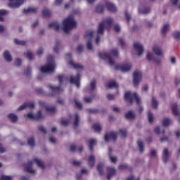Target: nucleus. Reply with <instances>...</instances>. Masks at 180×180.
<instances>
[{
	"mask_svg": "<svg viewBox=\"0 0 180 180\" xmlns=\"http://www.w3.org/2000/svg\"><path fill=\"white\" fill-rule=\"evenodd\" d=\"M112 23H113V20L112 18H107L103 22L99 24L97 30V37L96 39V44H98L99 41H101V36L103 34V30H105V28L107 27L109 30V29H110V26H112Z\"/></svg>",
	"mask_w": 180,
	"mask_h": 180,
	"instance_id": "obj_1",
	"label": "nucleus"
},
{
	"mask_svg": "<svg viewBox=\"0 0 180 180\" xmlns=\"http://www.w3.org/2000/svg\"><path fill=\"white\" fill-rule=\"evenodd\" d=\"M99 57L101 60H108L109 65H115L113 58L119 57V51L117 49H114L110 51V53L101 52L99 53Z\"/></svg>",
	"mask_w": 180,
	"mask_h": 180,
	"instance_id": "obj_2",
	"label": "nucleus"
},
{
	"mask_svg": "<svg viewBox=\"0 0 180 180\" xmlns=\"http://www.w3.org/2000/svg\"><path fill=\"white\" fill-rule=\"evenodd\" d=\"M55 70L56 63H54V57L53 56H49L47 58V64L42 66L40 68V71L44 74H51V72H54Z\"/></svg>",
	"mask_w": 180,
	"mask_h": 180,
	"instance_id": "obj_3",
	"label": "nucleus"
},
{
	"mask_svg": "<svg viewBox=\"0 0 180 180\" xmlns=\"http://www.w3.org/2000/svg\"><path fill=\"white\" fill-rule=\"evenodd\" d=\"M77 27V22L74 20V16L69 15L66 19L63 20V30L65 33H69L71 29H74Z\"/></svg>",
	"mask_w": 180,
	"mask_h": 180,
	"instance_id": "obj_4",
	"label": "nucleus"
},
{
	"mask_svg": "<svg viewBox=\"0 0 180 180\" xmlns=\"http://www.w3.org/2000/svg\"><path fill=\"white\" fill-rule=\"evenodd\" d=\"M34 162H36L39 168L44 169V163L40 159L34 158L33 162L30 161L27 163L25 166V169L27 172H29L30 174H36V170L32 168V165H33V163Z\"/></svg>",
	"mask_w": 180,
	"mask_h": 180,
	"instance_id": "obj_5",
	"label": "nucleus"
},
{
	"mask_svg": "<svg viewBox=\"0 0 180 180\" xmlns=\"http://www.w3.org/2000/svg\"><path fill=\"white\" fill-rule=\"evenodd\" d=\"M124 98L126 101H129V103H132L134 101H136L138 105L140 103V97L137 96L136 93L127 91L125 93Z\"/></svg>",
	"mask_w": 180,
	"mask_h": 180,
	"instance_id": "obj_6",
	"label": "nucleus"
},
{
	"mask_svg": "<svg viewBox=\"0 0 180 180\" xmlns=\"http://www.w3.org/2000/svg\"><path fill=\"white\" fill-rule=\"evenodd\" d=\"M94 34L95 32L94 30L87 31L84 35V39L88 40L87 41V49L88 50H94V46H92V39H94Z\"/></svg>",
	"mask_w": 180,
	"mask_h": 180,
	"instance_id": "obj_7",
	"label": "nucleus"
},
{
	"mask_svg": "<svg viewBox=\"0 0 180 180\" xmlns=\"http://www.w3.org/2000/svg\"><path fill=\"white\" fill-rule=\"evenodd\" d=\"M143 78V74L141 71H135L134 72V85L135 86H137L139 85V82L141 81V79Z\"/></svg>",
	"mask_w": 180,
	"mask_h": 180,
	"instance_id": "obj_8",
	"label": "nucleus"
},
{
	"mask_svg": "<svg viewBox=\"0 0 180 180\" xmlns=\"http://www.w3.org/2000/svg\"><path fill=\"white\" fill-rule=\"evenodd\" d=\"M27 119H30L31 120H40V119L43 118V115H41V111H38L37 115L32 114V112H30L27 114L26 115Z\"/></svg>",
	"mask_w": 180,
	"mask_h": 180,
	"instance_id": "obj_9",
	"label": "nucleus"
},
{
	"mask_svg": "<svg viewBox=\"0 0 180 180\" xmlns=\"http://www.w3.org/2000/svg\"><path fill=\"white\" fill-rule=\"evenodd\" d=\"M66 60H69L68 63L75 70H81L83 68L82 65L75 63L72 60H71V53H68L66 55Z\"/></svg>",
	"mask_w": 180,
	"mask_h": 180,
	"instance_id": "obj_10",
	"label": "nucleus"
},
{
	"mask_svg": "<svg viewBox=\"0 0 180 180\" xmlns=\"http://www.w3.org/2000/svg\"><path fill=\"white\" fill-rule=\"evenodd\" d=\"M115 68L116 70L122 71V72H127V71H130V70L131 69V65L129 63L124 64L123 65H115Z\"/></svg>",
	"mask_w": 180,
	"mask_h": 180,
	"instance_id": "obj_11",
	"label": "nucleus"
},
{
	"mask_svg": "<svg viewBox=\"0 0 180 180\" xmlns=\"http://www.w3.org/2000/svg\"><path fill=\"white\" fill-rule=\"evenodd\" d=\"M134 49L138 53V56H142L143 52L144 51V48L143 47V45L139 42H134Z\"/></svg>",
	"mask_w": 180,
	"mask_h": 180,
	"instance_id": "obj_12",
	"label": "nucleus"
},
{
	"mask_svg": "<svg viewBox=\"0 0 180 180\" xmlns=\"http://www.w3.org/2000/svg\"><path fill=\"white\" fill-rule=\"evenodd\" d=\"M116 139H117V132L116 131H111L108 134H106L105 136V141H109L110 140H112L113 141H115Z\"/></svg>",
	"mask_w": 180,
	"mask_h": 180,
	"instance_id": "obj_13",
	"label": "nucleus"
},
{
	"mask_svg": "<svg viewBox=\"0 0 180 180\" xmlns=\"http://www.w3.org/2000/svg\"><path fill=\"white\" fill-rule=\"evenodd\" d=\"M9 8H19L22 4L23 0H9Z\"/></svg>",
	"mask_w": 180,
	"mask_h": 180,
	"instance_id": "obj_14",
	"label": "nucleus"
},
{
	"mask_svg": "<svg viewBox=\"0 0 180 180\" xmlns=\"http://www.w3.org/2000/svg\"><path fill=\"white\" fill-rule=\"evenodd\" d=\"M81 79V75L78 73L76 77H70V84H75L77 88H79V81Z\"/></svg>",
	"mask_w": 180,
	"mask_h": 180,
	"instance_id": "obj_15",
	"label": "nucleus"
},
{
	"mask_svg": "<svg viewBox=\"0 0 180 180\" xmlns=\"http://www.w3.org/2000/svg\"><path fill=\"white\" fill-rule=\"evenodd\" d=\"M39 103L41 106H44L45 109L46 110V112H49V113H55L56 112V107L54 106H49L44 101H39Z\"/></svg>",
	"mask_w": 180,
	"mask_h": 180,
	"instance_id": "obj_16",
	"label": "nucleus"
},
{
	"mask_svg": "<svg viewBox=\"0 0 180 180\" xmlns=\"http://www.w3.org/2000/svg\"><path fill=\"white\" fill-rule=\"evenodd\" d=\"M153 53L156 56H158L159 57H162L163 52H162V49H161V47L155 45L153 46Z\"/></svg>",
	"mask_w": 180,
	"mask_h": 180,
	"instance_id": "obj_17",
	"label": "nucleus"
},
{
	"mask_svg": "<svg viewBox=\"0 0 180 180\" xmlns=\"http://www.w3.org/2000/svg\"><path fill=\"white\" fill-rule=\"evenodd\" d=\"M3 56L4 60H6L7 63H11V61H12V56L11 55V53H9V51H5Z\"/></svg>",
	"mask_w": 180,
	"mask_h": 180,
	"instance_id": "obj_18",
	"label": "nucleus"
},
{
	"mask_svg": "<svg viewBox=\"0 0 180 180\" xmlns=\"http://www.w3.org/2000/svg\"><path fill=\"white\" fill-rule=\"evenodd\" d=\"M7 117L11 123H16L18 122V115L16 114L10 113L7 115Z\"/></svg>",
	"mask_w": 180,
	"mask_h": 180,
	"instance_id": "obj_19",
	"label": "nucleus"
},
{
	"mask_svg": "<svg viewBox=\"0 0 180 180\" xmlns=\"http://www.w3.org/2000/svg\"><path fill=\"white\" fill-rule=\"evenodd\" d=\"M108 174L107 178L108 179H110V178H112V176H113V175L116 174V170L113 167H108Z\"/></svg>",
	"mask_w": 180,
	"mask_h": 180,
	"instance_id": "obj_20",
	"label": "nucleus"
},
{
	"mask_svg": "<svg viewBox=\"0 0 180 180\" xmlns=\"http://www.w3.org/2000/svg\"><path fill=\"white\" fill-rule=\"evenodd\" d=\"M106 7L110 12H116V6L115 4L110 3V2H107L106 3Z\"/></svg>",
	"mask_w": 180,
	"mask_h": 180,
	"instance_id": "obj_21",
	"label": "nucleus"
},
{
	"mask_svg": "<svg viewBox=\"0 0 180 180\" xmlns=\"http://www.w3.org/2000/svg\"><path fill=\"white\" fill-rule=\"evenodd\" d=\"M168 158H169V153H168V149L165 148L162 155V160L164 162H167L168 161Z\"/></svg>",
	"mask_w": 180,
	"mask_h": 180,
	"instance_id": "obj_22",
	"label": "nucleus"
},
{
	"mask_svg": "<svg viewBox=\"0 0 180 180\" xmlns=\"http://www.w3.org/2000/svg\"><path fill=\"white\" fill-rule=\"evenodd\" d=\"M50 29H54L55 30H60V25L57 22H53L49 24Z\"/></svg>",
	"mask_w": 180,
	"mask_h": 180,
	"instance_id": "obj_23",
	"label": "nucleus"
},
{
	"mask_svg": "<svg viewBox=\"0 0 180 180\" xmlns=\"http://www.w3.org/2000/svg\"><path fill=\"white\" fill-rule=\"evenodd\" d=\"M172 109V112L175 116H179V112H178V105L176 103L173 104Z\"/></svg>",
	"mask_w": 180,
	"mask_h": 180,
	"instance_id": "obj_24",
	"label": "nucleus"
},
{
	"mask_svg": "<svg viewBox=\"0 0 180 180\" xmlns=\"http://www.w3.org/2000/svg\"><path fill=\"white\" fill-rule=\"evenodd\" d=\"M147 60H148V61H155V63H160V60H157L154 58V55L152 53H148L147 54Z\"/></svg>",
	"mask_w": 180,
	"mask_h": 180,
	"instance_id": "obj_25",
	"label": "nucleus"
},
{
	"mask_svg": "<svg viewBox=\"0 0 180 180\" xmlns=\"http://www.w3.org/2000/svg\"><path fill=\"white\" fill-rule=\"evenodd\" d=\"M89 167H94L95 165V156L90 155L88 160Z\"/></svg>",
	"mask_w": 180,
	"mask_h": 180,
	"instance_id": "obj_26",
	"label": "nucleus"
},
{
	"mask_svg": "<svg viewBox=\"0 0 180 180\" xmlns=\"http://www.w3.org/2000/svg\"><path fill=\"white\" fill-rule=\"evenodd\" d=\"M117 86H119V85L115 81H111L106 84L107 88H117Z\"/></svg>",
	"mask_w": 180,
	"mask_h": 180,
	"instance_id": "obj_27",
	"label": "nucleus"
},
{
	"mask_svg": "<svg viewBox=\"0 0 180 180\" xmlns=\"http://www.w3.org/2000/svg\"><path fill=\"white\" fill-rule=\"evenodd\" d=\"M125 117L127 119H134V117H136V114H134V112L133 111H129L126 115H125Z\"/></svg>",
	"mask_w": 180,
	"mask_h": 180,
	"instance_id": "obj_28",
	"label": "nucleus"
},
{
	"mask_svg": "<svg viewBox=\"0 0 180 180\" xmlns=\"http://www.w3.org/2000/svg\"><path fill=\"white\" fill-rule=\"evenodd\" d=\"M25 108H30V109H32L34 108V103L32 101L24 103L23 108L25 109Z\"/></svg>",
	"mask_w": 180,
	"mask_h": 180,
	"instance_id": "obj_29",
	"label": "nucleus"
},
{
	"mask_svg": "<svg viewBox=\"0 0 180 180\" xmlns=\"http://www.w3.org/2000/svg\"><path fill=\"white\" fill-rule=\"evenodd\" d=\"M49 88L53 91V92H61L62 89L60 86H54L53 85H49Z\"/></svg>",
	"mask_w": 180,
	"mask_h": 180,
	"instance_id": "obj_30",
	"label": "nucleus"
},
{
	"mask_svg": "<svg viewBox=\"0 0 180 180\" xmlns=\"http://www.w3.org/2000/svg\"><path fill=\"white\" fill-rule=\"evenodd\" d=\"M171 123H172V120H171L169 118H165L163 120L162 124H163V126H165V127H167V126H169V124H171Z\"/></svg>",
	"mask_w": 180,
	"mask_h": 180,
	"instance_id": "obj_31",
	"label": "nucleus"
},
{
	"mask_svg": "<svg viewBox=\"0 0 180 180\" xmlns=\"http://www.w3.org/2000/svg\"><path fill=\"white\" fill-rule=\"evenodd\" d=\"M89 148L92 151L94 150V146H95V144H96V139H89Z\"/></svg>",
	"mask_w": 180,
	"mask_h": 180,
	"instance_id": "obj_32",
	"label": "nucleus"
},
{
	"mask_svg": "<svg viewBox=\"0 0 180 180\" xmlns=\"http://www.w3.org/2000/svg\"><path fill=\"white\" fill-rule=\"evenodd\" d=\"M79 123V115L78 114H76L75 115V122L73 123V127H77Z\"/></svg>",
	"mask_w": 180,
	"mask_h": 180,
	"instance_id": "obj_33",
	"label": "nucleus"
},
{
	"mask_svg": "<svg viewBox=\"0 0 180 180\" xmlns=\"http://www.w3.org/2000/svg\"><path fill=\"white\" fill-rule=\"evenodd\" d=\"M5 15H8V11L6 10H0V22H4V17Z\"/></svg>",
	"mask_w": 180,
	"mask_h": 180,
	"instance_id": "obj_34",
	"label": "nucleus"
},
{
	"mask_svg": "<svg viewBox=\"0 0 180 180\" xmlns=\"http://www.w3.org/2000/svg\"><path fill=\"white\" fill-rule=\"evenodd\" d=\"M93 129L95 131L99 132L102 130V127L100 124L96 123L93 125Z\"/></svg>",
	"mask_w": 180,
	"mask_h": 180,
	"instance_id": "obj_35",
	"label": "nucleus"
},
{
	"mask_svg": "<svg viewBox=\"0 0 180 180\" xmlns=\"http://www.w3.org/2000/svg\"><path fill=\"white\" fill-rule=\"evenodd\" d=\"M139 13H148L150 12V8H141L140 7L139 8Z\"/></svg>",
	"mask_w": 180,
	"mask_h": 180,
	"instance_id": "obj_36",
	"label": "nucleus"
},
{
	"mask_svg": "<svg viewBox=\"0 0 180 180\" xmlns=\"http://www.w3.org/2000/svg\"><path fill=\"white\" fill-rule=\"evenodd\" d=\"M37 11L36 8H28L27 9H24L23 13H30L32 12H37Z\"/></svg>",
	"mask_w": 180,
	"mask_h": 180,
	"instance_id": "obj_37",
	"label": "nucleus"
},
{
	"mask_svg": "<svg viewBox=\"0 0 180 180\" xmlns=\"http://www.w3.org/2000/svg\"><path fill=\"white\" fill-rule=\"evenodd\" d=\"M138 146L139 147L140 152L143 153V151H144V144L143 143V141L139 140Z\"/></svg>",
	"mask_w": 180,
	"mask_h": 180,
	"instance_id": "obj_38",
	"label": "nucleus"
},
{
	"mask_svg": "<svg viewBox=\"0 0 180 180\" xmlns=\"http://www.w3.org/2000/svg\"><path fill=\"white\" fill-rule=\"evenodd\" d=\"M169 30V25L168 24H165L162 28V34H165Z\"/></svg>",
	"mask_w": 180,
	"mask_h": 180,
	"instance_id": "obj_39",
	"label": "nucleus"
},
{
	"mask_svg": "<svg viewBox=\"0 0 180 180\" xmlns=\"http://www.w3.org/2000/svg\"><path fill=\"white\" fill-rule=\"evenodd\" d=\"M97 169L100 172L101 175L103 174V164L99 163L97 166Z\"/></svg>",
	"mask_w": 180,
	"mask_h": 180,
	"instance_id": "obj_40",
	"label": "nucleus"
},
{
	"mask_svg": "<svg viewBox=\"0 0 180 180\" xmlns=\"http://www.w3.org/2000/svg\"><path fill=\"white\" fill-rule=\"evenodd\" d=\"M60 84H63V81H68V78L65 75H59L58 77Z\"/></svg>",
	"mask_w": 180,
	"mask_h": 180,
	"instance_id": "obj_41",
	"label": "nucleus"
},
{
	"mask_svg": "<svg viewBox=\"0 0 180 180\" xmlns=\"http://www.w3.org/2000/svg\"><path fill=\"white\" fill-rule=\"evenodd\" d=\"M152 106L154 109H157V107L158 106V102H157V100L155 98H152Z\"/></svg>",
	"mask_w": 180,
	"mask_h": 180,
	"instance_id": "obj_42",
	"label": "nucleus"
},
{
	"mask_svg": "<svg viewBox=\"0 0 180 180\" xmlns=\"http://www.w3.org/2000/svg\"><path fill=\"white\" fill-rule=\"evenodd\" d=\"M103 9H105V6L98 5L96 7V12H98V13H102V12H103Z\"/></svg>",
	"mask_w": 180,
	"mask_h": 180,
	"instance_id": "obj_43",
	"label": "nucleus"
},
{
	"mask_svg": "<svg viewBox=\"0 0 180 180\" xmlns=\"http://www.w3.org/2000/svg\"><path fill=\"white\" fill-rule=\"evenodd\" d=\"M42 15L45 17L50 16V15H51V12L49 9H45L42 11Z\"/></svg>",
	"mask_w": 180,
	"mask_h": 180,
	"instance_id": "obj_44",
	"label": "nucleus"
},
{
	"mask_svg": "<svg viewBox=\"0 0 180 180\" xmlns=\"http://www.w3.org/2000/svg\"><path fill=\"white\" fill-rule=\"evenodd\" d=\"M148 117L150 123H153V122H154V116H153L151 112L148 113Z\"/></svg>",
	"mask_w": 180,
	"mask_h": 180,
	"instance_id": "obj_45",
	"label": "nucleus"
},
{
	"mask_svg": "<svg viewBox=\"0 0 180 180\" xmlns=\"http://www.w3.org/2000/svg\"><path fill=\"white\" fill-rule=\"evenodd\" d=\"M28 144L30 146V147L34 146V138H30L28 139Z\"/></svg>",
	"mask_w": 180,
	"mask_h": 180,
	"instance_id": "obj_46",
	"label": "nucleus"
},
{
	"mask_svg": "<svg viewBox=\"0 0 180 180\" xmlns=\"http://www.w3.org/2000/svg\"><path fill=\"white\" fill-rule=\"evenodd\" d=\"M96 82L95 80H94L91 82L90 92H92V91H94V89L96 88Z\"/></svg>",
	"mask_w": 180,
	"mask_h": 180,
	"instance_id": "obj_47",
	"label": "nucleus"
},
{
	"mask_svg": "<svg viewBox=\"0 0 180 180\" xmlns=\"http://www.w3.org/2000/svg\"><path fill=\"white\" fill-rule=\"evenodd\" d=\"M14 43L18 46H23V41L19 40L18 39H14Z\"/></svg>",
	"mask_w": 180,
	"mask_h": 180,
	"instance_id": "obj_48",
	"label": "nucleus"
},
{
	"mask_svg": "<svg viewBox=\"0 0 180 180\" xmlns=\"http://www.w3.org/2000/svg\"><path fill=\"white\" fill-rule=\"evenodd\" d=\"M1 180H12V176H6V175H1Z\"/></svg>",
	"mask_w": 180,
	"mask_h": 180,
	"instance_id": "obj_49",
	"label": "nucleus"
},
{
	"mask_svg": "<svg viewBox=\"0 0 180 180\" xmlns=\"http://www.w3.org/2000/svg\"><path fill=\"white\" fill-rule=\"evenodd\" d=\"M120 133L121 134L122 137H126V136H127L126 129H120Z\"/></svg>",
	"mask_w": 180,
	"mask_h": 180,
	"instance_id": "obj_50",
	"label": "nucleus"
},
{
	"mask_svg": "<svg viewBox=\"0 0 180 180\" xmlns=\"http://www.w3.org/2000/svg\"><path fill=\"white\" fill-rule=\"evenodd\" d=\"M75 103L79 109H82V103L81 102L78 101V100H75Z\"/></svg>",
	"mask_w": 180,
	"mask_h": 180,
	"instance_id": "obj_51",
	"label": "nucleus"
},
{
	"mask_svg": "<svg viewBox=\"0 0 180 180\" xmlns=\"http://www.w3.org/2000/svg\"><path fill=\"white\" fill-rule=\"evenodd\" d=\"M26 56L29 60H32L33 58V53H32L30 51L27 52Z\"/></svg>",
	"mask_w": 180,
	"mask_h": 180,
	"instance_id": "obj_52",
	"label": "nucleus"
},
{
	"mask_svg": "<svg viewBox=\"0 0 180 180\" xmlns=\"http://www.w3.org/2000/svg\"><path fill=\"white\" fill-rule=\"evenodd\" d=\"M32 71V69L30 67L27 68L26 70L25 71V75L29 76L30 75V72Z\"/></svg>",
	"mask_w": 180,
	"mask_h": 180,
	"instance_id": "obj_53",
	"label": "nucleus"
},
{
	"mask_svg": "<svg viewBox=\"0 0 180 180\" xmlns=\"http://www.w3.org/2000/svg\"><path fill=\"white\" fill-rule=\"evenodd\" d=\"M173 36L175 39H180V32L178 31H176L174 32Z\"/></svg>",
	"mask_w": 180,
	"mask_h": 180,
	"instance_id": "obj_54",
	"label": "nucleus"
},
{
	"mask_svg": "<svg viewBox=\"0 0 180 180\" xmlns=\"http://www.w3.org/2000/svg\"><path fill=\"white\" fill-rule=\"evenodd\" d=\"M16 67H19V65H20L22 64V60H20V58H17L15 60V63Z\"/></svg>",
	"mask_w": 180,
	"mask_h": 180,
	"instance_id": "obj_55",
	"label": "nucleus"
},
{
	"mask_svg": "<svg viewBox=\"0 0 180 180\" xmlns=\"http://www.w3.org/2000/svg\"><path fill=\"white\" fill-rule=\"evenodd\" d=\"M69 123L70 120H62L61 121V124H63V126H67Z\"/></svg>",
	"mask_w": 180,
	"mask_h": 180,
	"instance_id": "obj_56",
	"label": "nucleus"
},
{
	"mask_svg": "<svg viewBox=\"0 0 180 180\" xmlns=\"http://www.w3.org/2000/svg\"><path fill=\"white\" fill-rule=\"evenodd\" d=\"M6 151V148H5L1 143H0V153L2 154Z\"/></svg>",
	"mask_w": 180,
	"mask_h": 180,
	"instance_id": "obj_57",
	"label": "nucleus"
},
{
	"mask_svg": "<svg viewBox=\"0 0 180 180\" xmlns=\"http://www.w3.org/2000/svg\"><path fill=\"white\" fill-rule=\"evenodd\" d=\"M38 129L39 131H41V133H46V128H44V127L39 126Z\"/></svg>",
	"mask_w": 180,
	"mask_h": 180,
	"instance_id": "obj_58",
	"label": "nucleus"
},
{
	"mask_svg": "<svg viewBox=\"0 0 180 180\" xmlns=\"http://www.w3.org/2000/svg\"><path fill=\"white\" fill-rule=\"evenodd\" d=\"M127 168H128L127 165H120L119 166L120 169H127Z\"/></svg>",
	"mask_w": 180,
	"mask_h": 180,
	"instance_id": "obj_59",
	"label": "nucleus"
},
{
	"mask_svg": "<svg viewBox=\"0 0 180 180\" xmlns=\"http://www.w3.org/2000/svg\"><path fill=\"white\" fill-rule=\"evenodd\" d=\"M84 102H86V103H89L90 102H92V98L85 97Z\"/></svg>",
	"mask_w": 180,
	"mask_h": 180,
	"instance_id": "obj_60",
	"label": "nucleus"
},
{
	"mask_svg": "<svg viewBox=\"0 0 180 180\" xmlns=\"http://www.w3.org/2000/svg\"><path fill=\"white\" fill-rule=\"evenodd\" d=\"M111 162H116L117 161V158L115 156H110Z\"/></svg>",
	"mask_w": 180,
	"mask_h": 180,
	"instance_id": "obj_61",
	"label": "nucleus"
},
{
	"mask_svg": "<svg viewBox=\"0 0 180 180\" xmlns=\"http://www.w3.org/2000/svg\"><path fill=\"white\" fill-rule=\"evenodd\" d=\"M84 50V46L82 45H79L77 46V51L79 53H81V51H82Z\"/></svg>",
	"mask_w": 180,
	"mask_h": 180,
	"instance_id": "obj_62",
	"label": "nucleus"
},
{
	"mask_svg": "<svg viewBox=\"0 0 180 180\" xmlns=\"http://www.w3.org/2000/svg\"><path fill=\"white\" fill-rule=\"evenodd\" d=\"M127 180H140L139 178H135L134 176H130Z\"/></svg>",
	"mask_w": 180,
	"mask_h": 180,
	"instance_id": "obj_63",
	"label": "nucleus"
},
{
	"mask_svg": "<svg viewBox=\"0 0 180 180\" xmlns=\"http://www.w3.org/2000/svg\"><path fill=\"white\" fill-rule=\"evenodd\" d=\"M150 155H151V157H155V155H157V151L152 150L150 151Z\"/></svg>",
	"mask_w": 180,
	"mask_h": 180,
	"instance_id": "obj_64",
	"label": "nucleus"
}]
</instances>
